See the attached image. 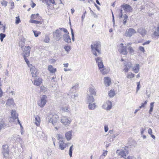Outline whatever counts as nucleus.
Instances as JSON below:
<instances>
[{
	"label": "nucleus",
	"mask_w": 159,
	"mask_h": 159,
	"mask_svg": "<svg viewBox=\"0 0 159 159\" xmlns=\"http://www.w3.org/2000/svg\"><path fill=\"white\" fill-rule=\"evenodd\" d=\"M47 96L45 95H43L40 98V99L38 101V105L41 107H43L47 102Z\"/></svg>",
	"instance_id": "20e7f679"
},
{
	"label": "nucleus",
	"mask_w": 159,
	"mask_h": 159,
	"mask_svg": "<svg viewBox=\"0 0 159 159\" xmlns=\"http://www.w3.org/2000/svg\"><path fill=\"white\" fill-rule=\"evenodd\" d=\"M126 47L131 53H133L134 52V50L130 46V44L129 43H128L127 44V45L126 46Z\"/></svg>",
	"instance_id": "bb28decb"
},
{
	"label": "nucleus",
	"mask_w": 159,
	"mask_h": 159,
	"mask_svg": "<svg viewBox=\"0 0 159 159\" xmlns=\"http://www.w3.org/2000/svg\"><path fill=\"white\" fill-rule=\"evenodd\" d=\"M147 103V101H145L144 102L142 103L141 106L139 107V108H142L144 107H145V106H146V105Z\"/></svg>",
	"instance_id": "de8ad7c7"
},
{
	"label": "nucleus",
	"mask_w": 159,
	"mask_h": 159,
	"mask_svg": "<svg viewBox=\"0 0 159 159\" xmlns=\"http://www.w3.org/2000/svg\"><path fill=\"white\" fill-rule=\"evenodd\" d=\"M61 30L57 29L56 30V31L53 33V36L55 39L59 40L61 38Z\"/></svg>",
	"instance_id": "1a4fd4ad"
},
{
	"label": "nucleus",
	"mask_w": 159,
	"mask_h": 159,
	"mask_svg": "<svg viewBox=\"0 0 159 159\" xmlns=\"http://www.w3.org/2000/svg\"><path fill=\"white\" fill-rule=\"evenodd\" d=\"M150 41H148L144 43H143V45H146V44H149L150 43Z\"/></svg>",
	"instance_id": "338daca9"
},
{
	"label": "nucleus",
	"mask_w": 159,
	"mask_h": 159,
	"mask_svg": "<svg viewBox=\"0 0 159 159\" xmlns=\"http://www.w3.org/2000/svg\"><path fill=\"white\" fill-rule=\"evenodd\" d=\"M16 24H18L20 22V20L19 17H16Z\"/></svg>",
	"instance_id": "4d7b16f0"
},
{
	"label": "nucleus",
	"mask_w": 159,
	"mask_h": 159,
	"mask_svg": "<svg viewBox=\"0 0 159 159\" xmlns=\"http://www.w3.org/2000/svg\"><path fill=\"white\" fill-rule=\"evenodd\" d=\"M73 147V145H72L70 147V148H69V154L70 156V157H71L72 156Z\"/></svg>",
	"instance_id": "e433bc0d"
},
{
	"label": "nucleus",
	"mask_w": 159,
	"mask_h": 159,
	"mask_svg": "<svg viewBox=\"0 0 159 159\" xmlns=\"http://www.w3.org/2000/svg\"><path fill=\"white\" fill-rule=\"evenodd\" d=\"M49 41V38L48 36H46L43 40L44 42L45 43H48Z\"/></svg>",
	"instance_id": "49530a36"
},
{
	"label": "nucleus",
	"mask_w": 159,
	"mask_h": 159,
	"mask_svg": "<svg viewBox=\"0 0 159 159\" xmlns=\"http://www.w3.org/2000/svg\"><path fill=\"white\" fill-rule=\"evenodd\" d=\"M89 91L90 93L93 95H95L96 94V91L95 89L94 88H90L89 89Z\"/></svg>",
	"instance_id": "cd10ccee"
},
{
	"label": "nucleus",
	"mask_w": 159,
	"mask_h": 159,
	"mask_svg": "<svg viewBox=\"0 0 159 159\" xmlns=\"http://www.w3.org/2000/svg\"><path fill=\"white\" fill-rule=\"evenodd\" d=\"M123 70L125 71V72H127L129 71V69L128 67L125 66V68Z\"/></svg>",
	"instance_id": "680f3d73"
},
{
	"label": "nucleus",
	"mask_w": 159,
	"mask_h": 159,
	"mask_svg": "<svg viewBox=\"0 0 159 159\" xmlns=\"http://www.w3.org/2000/svg\"><path fill=\"white\" fill-rule=\"evenodd\" d=\"M115 95V93L114 89H111L110 90L109 93V96L110 97H113Z\"/></svg>",
	"instance_id": "c85d7f7f"
},
{
	"label": "nucleus",
	"mask_w": 159,
	"mask_h": 159,
	"mask_svg": "<svg viewBox=\"0 0 159 159\" xmlns=\"http://www.w3.org/2000/svg\"><path fill=\"white\" fill-rule=\"evenodd\" d=\"M30 70L33 77H36L37 76L39 72L37 69L34 66H32L30 68Z\"/></svg>",
	"instance_id": "ddd939ff"
},
{
	"label": "nucleus",
	"mask_w": 159,
	"mask_h": 159,
	"mask_svg": "<svg viewBox=\"0 0 159 159\" xmlns=\"http://www.w3.org/2000/svg\"><path fill=\"white\" fill-rule=\"evenodd\" d=\"M11 8L12 9L14 8V3L13 2H11Z\"/></svg>",
	"instance_id": "69168bd1"
},
{
	"label": "nucleus",
	"mask_w": 159,
	"mask_h": 159,
	"mask_svg": "<svg viewBox=\"0 0 159 159\" xmlns=\"http://www.w3.org/2000/svg\"><path fill=\"white\" fill-rule=\"evenodd\" d=\"M154 102H152L150 104V109L149 111V113L151 114L152 112L153 109V107L154 106Z\"/></svg>",
	"instance_id": "7c9ffc66"
},
{
	"label": "nucleus",
	"mask_w": 159,
	"mask_h": 159,
	"mask_svg": "<svg viewBox=\"0 0 159 159\" xmlns=\"http://www.w3.org/2000/svg\"><path fill=\"white\" fill-rule=\"evenodd\" d=\"M69 109V108H68V107H64L62 108V110L63 111L67 112H69L70 111Z\"/></svg>",
	"instance_id": "603ef678"
},
{
	"label": "nucleus",
	"mask_w": 159,
	"mask_h": 159,
	"mask_svg": "<svg viewBox=\"0 0 159 159\" xmlns=\"http://www.w3.org/2000/svg\"><path fill=\"white\" fill-rule=\"evenodd\" d=\"M101 71L102 74H105L108 72V70L105 69H102L101 70Z\"/></svg>",
	"instance_id": "3c124183"
},
{
	"label": "nucleus",
	"mask_w": 159,
	"mask_h": 159,
	"mask_svg": "<svg viewBox=\"0 0 159 159\" xmlns=\"http://www.w3.org/2000/svg\"><path fill=\"white\" fill-rule=\"evenodd\" d=\"M154 34L155 36H158L159 35V24L158 25L157 30L154 33Z\"/></svg>",
	"instance_id": "72a5a7b5"
},
{
	"label": "nucleus",
	"mask_w": 159,
	"mask_h": 159,
	"mask_svg": "<svg viewBox=\"0 0 159 159\" xmlns=\"http://www.w3.org/2000/svg\"><path fill=\"white\" fill-rule=\"evenodd\" d=\"M61 122L64 125L67 126L70 124L71 120L67 117L64 116L61 117Z\"/></svg>",
	"instance_id": "6e6552de"
},
{
	"label": "nucleus",
	"mask_w": 159,
	"mask_h": 159,
	"mask_svg": "<svg viewBox=\"0 0 159 159\" xmlns=\"http://www.w3.org/2000/svg\"><path fill=\"white\" fill-rule=\"evenodd\" d=\"M101 47V43L100 42H95L93 44L91 45L92 52L93 54L96 57L98 55L96 52L99 54L101 53L100 48Z\"/></svg>",
	"instance_id": "f257e3e1"
},
{
	"label": "nucleus",
	"mask_w": 159,
	"mask_h": 159,
	"mask_svg": "<svg viewBox=\"0 0 159 159\" xmlns=\"http://www.w3.org/2000/svg\"><path fill=\"white\" fill-rule=\"evenodd\" d=\"M138 32L143 36H145L147 34V31L144 28L141 27L138 30Z\"/></svg>",
	"instance_id": "2eb2a0df"
},
{
	"label": "nucleus",
	"mask_w": 159,
	"mask_h": 159,
	"mask_svg": "<svg viewBox=\"0 0 159 159\" xmlns=\"http://www.w3.org/2000/svg\"><path fill=\"white\" fill-rule=\"evenodd\" d=\"M39 16V14L38 13H37L36 14H32L31 16V18L33 19H37V18Z\"/></svg>",
	"instance_id": "c9c22d12"
},
{
	"label": "nucleus",
	"mask_w": 159,
	"mask_h": 159,
	"mask_svg": "<svg viewBox=\"0 0 159 159\" xmlns=\"http://www.w3.org/2000/svg\"><path fill=\"white\" fill-rule=\"evenodd\" d=\"M122 11H123V10L122 9H120V13L119 14V17L120 18H121L122 17V16H123V12H122Z\"/></svg>",
	"instance_id": "13d9d810"
},
{
	"label": "nucleus",
	"mask_w": 159,
	"mask_h": 159,
	"mask_svg": "<svg viewBox=\"0 0 159 159\" xmlns=\"http://www.w3.org/2000/svg\"><path fill=\"white\" fill-rule=\"evenodd\" d=\"M68 143H64L63 140H60L58 142L59 149L61 150L65 149L66 147L68 146Z\"/></svg>",
	"instance_id": "9d476101"
},
{
	"label": "nucleus",
	"mask_w": 159,
	"mask_h": 159,
	"mask_svg": "<svg viewBox=\"0 0 159 159\" xmlns=\"http://www.w3.org/2000/svg\"><path fill=\"white\" fill-rule=\"evenodd\" d=\"M121 9L124 10L125 12H132L133 8L129 5L123 4L121 6Z\"/></svg>",
	"instance_id": "39448f33"
},
{
	"label": "nucleus",
	"mask_w": 159,
	"mask_h": 159,
	"mask_svg": "<svg viewBox=\"0 0 159 159\" xmlns=\"http://www.w3.org/2000/svg\"><path fill=\"white\" fill-rule=\"evenodd\" d=\"M57 139L59 141L60 140H62L63 139L62 136L60 134H58L57 136Z\"/></svg>",
	"instance_id": "4c0bfd02"
},
{
	"label": "nucleus",
	"mask_w": 159,
	"mask_h": 159,
	"mask_svg": "<svg viewBox=\"0 0 159 159\" xmlns=\"http://www.w3.org/2000/svg\"><path fill=\"white\" fill-rule=\"evenodd\" d=\"M70 29H71V34L72 35V40L73 41H74L75 40V38H74V33L73 30L71 28Z\"/></svg>",
	"instance_id": "09e8293b"
},
{
	"label": "nucleus",
	"mask_w": 159,
	"mask_h": 159,
	"mask_svg": "<svg viewBox=\"0 0 159 159\" xmlns=\"http://www.w3.org/2000/svg\"><path fill=\"white\" fill-rule=\"evenodd\" d=\"M139 65L138 64H136L132 68L133 71L135 73H137L139 71Z\"/></svg>",
	"instance_id": "4be33fe9"
},
{
	"label": "nucleus",
	"mask_w": 159,
	"mask_h": 159,
	"mask_svg": "<svg viewBox=\"0 0 159 159\" xmlns=\"http://www.w3.org/2000/svg\"><path fill=\"white\" fill-rule=\"evenodd\" d=\"M11 117L14 119H16L18 118V114L16 113L15 110H12L11 112Z\"/></svg>",
	"instance_id": "b1692460"
},
{
	"label": "nucleus",
	"mask_w": 159,
	"mask_h": 159,
	"mask_svg": "<svg viewBox=\"0 0 159 159\" xmlns=\"http://www.w3.org/2000/svg\"><path fill=\"white\" fill-rule=\"evenodd\" d=\"M128 148L127 147L122 149L118 150L116 151V153L119 155L121 157H123L126 159V154L128 153Z\"/></svg>",
	"instance_id": "7ed1b4c3"
},
{
	"label": "nucleus",
	"mask_w": 159,
	"mask_h": 159,
	"mask_svg": "<svg viewBox=\"0 0 159 159\" xmlns=\"http://www.w3.org/2000/svg\"><path fill=\"white\" fill-rule=\"evenodd\" d=\"M105 84L107 86H109L111 83L110 78L108 77H105L104 78Z\"/></svg>",
	"instance_id": "aec40b11"
},
{
	"label": "nucleus",
	"mask_w": 159,
	"mask_h": 159,
	"mask_svg": "<svg viewBox=\"0 0 159 159\" xmlns=\"http://www.w3.org/2000/svg\"><path fill=\"white\" fill-rule=\"evenodd\" d=\"M42 79H35L34 84L37 86H39L42 82Z\"/></svg>",
	"instance_id": "412c9836"
},
{
	"label": "nucleus",
	"mask_w": 159,
	"mask_h": 159,
	"mask_svg": "<svg viewBox=\"0 0 159 159\" xmlns=\"http://www.w3.org/2000/svg\"><path fill=\"white\" fill-rule=\"evenodd\" d=\"M112 104L111 102L107 101L104 103L102 106V108L106 110H109L112 108Z\"/></svg>",
	"instance_id": "0eeeda50"
},
{
	"label": "nucleus",
	"mask_w": 159,
	"mask_h": 159,
	"mask_svg": "<svg viewBox=\"0 0 159 159\" xmlns=\"http://www.w3.org/2000/svg\"><path fill=\"white\" fill-rule=\"evenodd\" d=\"M107 140L110 142H112L113 141V139L112 138H111L110 136H109V137L107 138Z\"/></svg>",
	"instance_id": "0e129e2a"
},
{
	"label": "nucleus",
	"mask_w": 159,
	"mask_h": 159,
	"mask_svg": "<svg viewBox=\"0 0 159 159\" xmlns=\"http://www.w3.org/2000/svg\"><path fill=\"white\" fill-rule=\"evenodd\" d=\"M59 29H60L61 30H63V31L65 33V34H69V32L66 29L63 28H59Z\"/></svg>",
	"instance_id": "6e6d98bb"
},
{
	"label": "nucleus",
	"mask_w": 159,
	"mask_h": 159,
	"mask_svg": "<svg viewBox=\"0 0 159 159\" xmlns=\"http://www.w3.org/2000/svg\"><path fill=\"white\" fill-rule=\"evenodd\" d=\"M135 33L136 31L134 29L129 28L126 31L125 36L127 37H130Z\"/></svg>",
	"instance_id": "9b49d317"
},
{
	"label": "nucleus",
	"mask_w": 159,
	"mask_h": 159,
	"mask_svg": "<svg viewBox=\"0 0 159 159\" xmlns=\"http://www.w3.org/2000/svg\"><path fill=\"white\" fill-rule=\"evenodd\" d=\"M145 130V128L143 129V128H141V134H143Z\"/></svg>",
	"instance_id": "e2e57ef3"
},
{
	"label": "nucleus",
	"mask_w": 159,
	"mask_h": 159,
	"mask_svg": "<svg viewBox=\"0 0 159 159\" xmlns=\"http://www.w3.org/2000/svg\"><path fill=\"white\" fill-rule=\"evenodd\" d=\"M139 49L140 51L142 52L143 53H144L145 51L144 49V48L142 46H139Z\"/></svg>",
	"instance_id": "5fc2aeb1"
},
{
	"label": "nucleus",
	"mask_w": 159,
	"mask_h": 159,
	"mask_svg": "<svg viewBox=\"0 0 159 159\" xmlns=\"http://www.w3.org/2000/svg\"><path fill=\"white\" fill-rule=\"evenodd\" d=\"M58 118V116L55 114H50L48 116L49 122L52 123L53 125L57 122Z\"/></svg>",
	"instance_id": "f03ea898"
},
{
	"label": "nucleus",
	"mask_w": 159,
	"mask_h": 159,
	"mask_svg": "<svg viewBox=\"0 0 159 159\" xmlns=\"http://www.w3.org/2000/svg\"><path fill=\"white\" fill-rule=\"evenodd\" d=\"M87 100L88 103L94 102V99L93 96L88 95L87 97Z\"/></svg>",
	"instance_id": "a211bd4d"
},
{
	"label": "nucleus",
	"mask_w": 159,
	"mask_h": 159,
	"mask_svg": "<svg viewBox=\"0 0 159 159\" xmlns=\"http://www.w3.org/2000/svg\"><path fill=\"white\" fill-rule=\"evenodd\" d=\"M137 88H136V93H137L138 92V90L140 89V87H139L140 83H139V82H138L137 83Z\"/></svg>",
	"instance_id": "bf43d9fd"
},
{
	"label": "nucleus",
	"mask_w": 159,
	"mask_h": 159,
	"mask_svg": "<svg viewBox=\"0 0 159 159\" xmlns=\"http://www.w3.org/2000/svg\"><path fill=\"white\" fill-rule=\"evenodd\" d=\"M30 22L31 23H34L36 24H41L42 23L41 21L31 19L30 20Z\"/></svg>",
	"instance_id": "473e14b6"
},
{
	"label": "nucleus",
	"mask_w": 159,
	"mask_h": 159,
	"mask_svg": "<svg viewBox=\"0 0 159 159\" xmlns=\"http://www.w3.org/2000/svg\"><path fill=\"white\" fill-rule=\"evenodd\" d=\"M33 31L35 37H38L39 35L41 34V32H38L37 31L33 30Z\"/></svg>",
	"instance_id": "a19ab883"
},
{
	"label": "nucleus",
	"mask_w": 159,
	"mask_h": 159,
	"mask_svg": "<svg viewBox=\"0 0 159 159\" xmlns=\"http://www.w3.org/2000/svg\"><path fill=\"white\" fill-rule=\"evenodd\" d=\"M31 48L29 46L25 47L24 50L23 57H28L30 56Z\"/></svg>",
	"instance_id": "f8f14e48"
},
{
	"label": "nucleus",
	"mask_w": 159,
	"mask_h": 159,
	"mask_svg": "<svg viewBox=\"0 0 159 159\" xmlns=\"http://www.w3.org/2000/svg\"><path fill=\"white\" fill-rule=\"evenodd\" d=\"M15 104L14 102V100L13 98H9L8 99L6 105L7 106H13Z\"/></svg>",
	"instance_id": "6ab92c4d"
},
{
	"label": "nucleus",
	"mask_w": 159,
	"mask_h": 159,
	"mask_svg": "<svg viewBox=\"0 0 159 159\" xmlns=\"http://www.w3.org/2000/svg\"><path fill=\"white\" fill-rule=\"evenodd\" d=\"M69 34H65L63 36V39L65 42L70 43L71 42V39L69 35Z\"/></svg>",
	"instance_id": "f3484780"
},
{
	"label": "nucleus",
	"mask_w": 159,
	"mask_h": 159,
	"mask_svg": "<svg viewBox=\"0 0 159 159\" xmlns=\"http://www.w3.org/2000/svg\"><path fill=\"white\" fill-rule=\"evenodd\" d=\"M48 70L52 73H54L56 70V69L53 68L52 65H49L48 66Z\"/></svg>",
	"instance_id": "a878e982"
},
{
	"label": "nucleus",
	"mask_w": 159,
	"mask_h": 159,
	"mask_svg": "<svg viewBox=\"0 0 159 159\" xmlns=\"http://www.w3.org/2000/svg\"><path fill=\"white\" fill-rule=\"evenodd\" d=\"M2 152L4 157H8L9 151L8 149V146L7 145H3L2 147Z\"/></svg>",
	"instance_id": "423d86ee"
},
{
	"label": "nucleus",
	"mask_w": 159,
	"mask_h": 159,
	"mask_svg": "<svg viewBox=\"0 0 159 159\" xmlns=\"http://www.w3.org/2000/svg\"><path fill=\"white\" fill-rule=\"evenodd\" d=\"M40 122V118L39 116L37 115L35 118V124L37 126H38L39 125Z\"/></svg>",
	"instance_id": "393cba45"
},
{
	"label": "nucleus",
	"mask_w": 159,
	"mask_h": 159,
	"mask_svg": "<svg viewBox=\"0 0 159 159\" xmlns=\"http://www.w3.org/2000/svg\"><path fill=\"white\" fill-rule=\"evenodd\" d=\"M134 74L131 72L129 74L127 75V77L128 78L131 79L134 77Z\"/></svg>",
	"instance_id": "f704fd0d"
},
{
	"label": "nucleus",
	"mask_w": 159,
	"mask_h": 159,
	"mask_svg": "<svg viewBox=\"0 0 159 159\" xmlns=\"http://www.w3.org/2000/svg\"><path fill=\"white\" fill-rule=\"evenodd\" d=\"M72 131H70L66 132L65 134V137L67 141H70L71 139Z\"/></svg>",
	"instance_id": "dca6fc26"
},
{
	"label": "nucleus",
	"mask_w": 159,
	"mask_h": 159,
	"mask_svg": "<svg viewBox=\"0 0 159 159\" xmlns=\"http://www.w3.org/2000/svg\"><path fill=\"white\" fill-rule=\"evenodd\" d=\"M127 159H136V158L134 157L129 156L128 157Z\"/></svg>",
	"instance_id": "774afa93"
},
{
	"label": "nucleus",
	"mask_w": 159,
	"mask_h": 159,
	"mask_svg": "<svg viewBox=\"0 0 159 159\" xmlns=\"http://www.w3.org/2000/svg\"><path fill=\"white\" fill-rule=\"evenodd\" d=\"M97 63L98 64L99 63L102 62V58L100 57H97L95 58Z\"/></svg>",
	"instance_id": "ea45409f"
},
{
	"label": "nucleus",
	"mask_w": 159,
	"mask_h": 159,
	"mask_svg": "<svg viewBox=\"0 0 159 159\" xmlns=\"http://www.w3.org/2000/svg\"><path fill=\"white\" fill-rule=\"evenodd\" d=\"M119 134V133H117L116 134H113L111 135L110 136L111 137V139L112 138L113 139H114Z\"/></svg>",
	"instance_id": "864d4df0"
},
{
	"label": "nucleus",
	"mask_w": 159,
	"mask_h": 159,
	"mask_svg": "<svg viewBox=\"0 0 159 159\" xmlns=\"http://www.w3.org/2000/svg\"><path fill=\"white\" fill-rule=\"evenodd\" d=\"M23 57L26 63L28 64L29 63V61L28 59L26 58L27 57Z\"/></svg>",
	"instance_id": "052dcab7"
},
{
	"label": "nucleus",
	"mask_w": 159,
	"mask_h": 159,
	"mask_svg": "<svg viewBox=\"0 0 159 159\" xmlns=\"http://www.w3.org/2000/svg\"><path fill=\"white\" fill-rule=\"evenodd\" d=\"M89 9L90 11V12L91 14V15L93 16L94 18H97L98 17V16L91 9V8L89 7Z\"/></svg>",
	"instance_id": "58836bf2"
},
{
	"label": "nucleus",
	"mask_w": 159,
	"mask_h": 159,
	"mask_svg": "<svg viewBox=\"0 0 159 159\" xmlns=\"http://www.w3.org/2000/svg\"><path fill=\"white\" fill-rule=\"evenodd\" d=\"M88 108L89 110H94L96 107V106L95 103H89Z\"/></svg>",
	"instance_id": "5701e85b"
},
{
	"label": "nucleus",
	"mask_w": 159,
	"mask_h": 159,
	"mask_svg": "<svg viewBox=\"0 0 159 159\" xmlns=\"http://www.w3.org/2000/svg\"><path fill=\"white\" fill-rule=\"evenodd\" d=\"M98 67L99 69L103 68L104 67V65L102 62L98 63Z\"/></svg>",
	"instance_id": "c03bdc74"
},
{
	"label": "nucleus",
	"mask_w": 159,
	"mask_h": 159,
	"mask_svg": "<svg viewBox=\"0 0 159 159\" xmlns=\"http://www.w3.org/2000/svg\"><path fill=\"white\" fill-rule=\"evenodd\" d=\"M120 46L121 48L119 50V52L123 55H126L127 54V52L126 49V47L123 46V43H121Z\"/></svg>",
	"instance_id": "4468645a"
},
{
	"label": "nucleus",
	"mask_w": 159,
	"mask_h": 159,
	"mask_svg": "<svg viewBox=\"0 0 159 159\" xmlns=\"http://www.w3.org/2000/svg\"><path fill=\"white\" fill-rule=\"evenodd\" d=\"M64 48L67 53H68L71 50L70 47V46H65L64 47Z\"/></svg>",
	"instance_id": "79ce46f5"
},
{
	"label": "nucleus",
	"mask_w": 159,
	"mask_h": 159,
	"mask_svg": "<svg viewBox=\"0 0 159 159\" xmlns=\"http://www.w3.org/2000/svg\"><path fill=\"white\" fill-rule=\"evenodd\" d=\"M1 4L2 6L6 7L7 5V2L5 0H3L1 2Z\"/></svg>",
	"instance_id": "8fccbe9b"
},
{
	"label": "nucleus",
	"mask_w": 159,
	"mask_h": 159,
	"mask_svg": "<svg viewBox=\"0 0 159 159\" xmlns=\"http://www.w3.org/2000/svg\"><path fill=\"white\" fill-rule=\"evenodd\" d=\"M47 90V89L44 86L40 87V91L42 92H45Z\"/></svg>",
	"instance_id": "a18cd8bd"
},
{
	"label": "nucleus",
	"mask_w": 159,
	"mask_h": 159,
	"mask_svg": "<svg viewBox=\"0 0 159 159\" xmlns=\"http://www.w3.org/2000/svg\"><path fill=\"white\" fill-rule=\"evenodd\" d=\"M0 40L1 42H2L3 40V39L5 37L6 35L5 34L3 33H1L0 34Z\"/></svg>",
	"instance_id": "37998d69"
},
{
	"label": "nucleus",
	"mask_w": 159,
	"mask_h": 159,
	"mask_svg": "<svg viewBox=\"0 0 159 159\" xmlns=\"http://www.w3.org/2000/svg\"><path fill=\"white\" fill-rule=\"evenodd\" d=\"M6 126L5 123L3 121H0V130L2 129H4Z\"/></svg>",
	"instance_id": "c756f323"
},
{
	"label": "nucleus",
	"mask_w": 159,
	"mask_h": 159,
	"mask_svg": "<svg viewBox=\"0 0 159 159\" xmlns=\"http://www.w3.org/2000/svg\"><path fill=\"white\" fill-rule=\"evenodd\" d=\"M125 66H126L130 68L132 66V64L130 62H126L124 63Z\"/></svg>",
	"instance_id": "2f4dec72"
}]
</instances>
